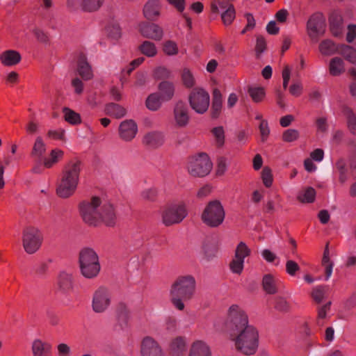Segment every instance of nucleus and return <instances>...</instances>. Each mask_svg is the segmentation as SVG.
<instances>
[{
	"mask_svg": "<svg viewBox=\"0 0 356 356\" xmlns=\"http://www.w3.org/2000/svg\"><path fill=\"white\" fill-rule=\"evenodd\" d=\"M79 211L83 222L90 226L97 227L104 223L106 226H113L117 220L113 206L103 201L97 196L81 201Z\"/></svg>",
	"mask_w": 356,
	"mask_h": 356,
	"instance_id": "f257e3e1",
	"label": "nucleus"
},
{
	"mask_svg": "<svg viewBox=\"0 0 356 356\" xmlns=\"http://www.w3.org/2000/svg\"><path fill=\"white\" fill-rule=\"evenodd\" d=\"M81 170L79 160L70 161L64 168L61 178L57 185L56 193L61 198H67L76 190Z\"/></svg>",
	"mask_w": 356,
	"mask_h": 356,
	"instance_id": "f03ea898",
	"label": "nucleus"
},
{
	"mask_svg": "<svg viewBox=\"0 0 356 356\" xmlns=\"http://www.w3.org/2000/svg\"><path fill=\"white\" fill-rule=\"evenodd\" d=\"M195 285V280L192 275H184L177 278L170 291V300L175 308L180 311L184 309V302L193 297Z\"/></svg>",
	"mask_w": 356,
	"mask_h": 356,
	"instance_id": "7ed1b4c3",
	"label": "nucleus"
},
{
	"mask_svg": "<svg viewBox=\"0 0 356 356\" xmlns=\"http://www.w3.org/2000/svg\"><path fill=\"white\" fill-rule=\"evenodd\" d=\"M236 349L245 355H254L258 348L259 334L252 325L230 335Z\"/></svg>",
	"mask_w": 356,
	"mask_h": 356,
	"instance_id": "20e7f679",
	"label": "nucleus"
},
{
	"mask_svg": "<svg viewBox=\"0 0 356 356\" xmlns=\"http://www.w3.org/2000/svg\"><path fill=\"white\" fill-rule=\"evenodd\" d=\"M79 264L81 275L88 279L97 277L101 269L98 254L90 248L80 251Z\"/></svg>",
	"mask_w": 356,
	"mask_h": 356,
	"instance_id": "39448f33",
	"label": "nucleus"
},
{
	"mask_svg": "<svg viewBox=\"0 0 356 356\" xmlns=\"http://www.w3.org/2000/svg\"><path fill=\"white\" fill-rule=\"evenodd\" d=\"M225 325L229 335L251 326L248 324L246 313L236 305H233L229 308Z\"/></svg>",
	"mask_w": 356,
	"mask_h": 356,
	"instance_id": "423d86ee",
	"label": "nucleus"
},
{
	"mask_svg": "<svg viewBox=\"0 0 356 356\" xmlns=\"http://www.w3.org/2000/svg\"><path fill=\"white\" fill-rule=\"evenodd\" d=\"M225 213L221 203L218 200H213L208 203L202 214V221L211 227L220 225L225 219Z\"/></svg>",
	"mask_w": 356,
	"mask_h": 356,
	"instance_id": "0eeeda50",
	"label": "nucleus"
},
{
	"mask_svg": "<svg viewBox=\"0 0 356 356\" xmlns=\"http://www.w3.org/2000/svg\"><path fill=\"white\" fill-rule=\"evenodd\" d=\"M211 168L212 163L205 153H200L188 159L187 169L193 177H204L211 172Z\"/></svg>",
	"mask_w": 356,
	"mask_h": 356,
	"instance_id": "6e6552de",
	"label": "nucleus"
},
{
	"mask_svg": "<svg viewBox=\"0 0 356 356\" xmlns=\"http://www.w3.org/2000/svg\"><path fill=\"white\" fill-rule=\"evenodd\" d=\"M191 108L198 114L205 113L210 104V96L202 88H193L188 95Z\"/></svg>",
	"mask_w": 356,
	"mask_h": 356,
	"instance_id": "1a4fd4ad",
	"label": "nucleus"
},
{
	"mask_svg": "<svg viewBox=\"0 0 356 356\" xmlns=\"http://www.w3.org/2000/svg\"><path fill=\"white\" fill-rule=\"evenodd\" d=\"M42 236L35 227H29L24 229L22 233V244L28 254L35 253L40 247Z\"/></svg>",
	"mask_w": 356,
	"mask_h": 356,
	"instance_id": "9d476101",
	"label": "nucleus"
},
{
	"mask_svg": "<svg viewBox=\"0 0 356 356\" xmlns=\"http://www.w3.org/2000/svg\"><path fill=\"white\" fill-rule=\"evenodd\" d=\"M191 121L190 109L187 104L182 101H177L173 106L172 123L175 128L182 129L186 127Z\"/></svg>",
	"mask_w": 356,
	"mask_h": 356,
	"instance_id": "9b49d317",
	"label": "nucleus"
},
{
	"mask_svg": "<svg viewBox=\"0 0 356 356\" xmlns=\"http://www.w3.org/2000/svg\"><path fill=\"white\" fill-rule=\"evenodd\" d=\"M186 215L187 211L184 203L173 204L163 211V222L167 226L179 223L183 220Z\"/></svg>",
	"mask_w": 356,
	"mask_h": 356,
	"instance_id": "f8f14e48",
	"label": "nucleus"
},
{
	"mask_svg": "<svg viewBox=\"0 0 356 356\" xmlns=\"http://www.w3.org/2000/svg\"><path fill=\"white\" fill-rule=\"evenodd\" d=\"M325 18L319 13L312 15L307 24L309 37L314 42L318 40V37L323 35L325 31Z\"/></svg>",
	"mask_w": 356,
	"mask_h": 356,
	"instance_id": "ddd939ff",
	"label": "nucleus"
},
{
	"mask_svg": "<svg viewBox=\"0 0 356 356\" xmlns=\"http://www.w3.org/2000/svg\"><path fill=\"white\" fill-rule=\"evenodd\" d=\"M111 304V294L105 287H99L94 294L92 301V307L95 312L102 313L105 312Z\"/></svg>",
	"mask_w": 356,
	"mask_h": 356,
	"instance_id": "4468645a",
	"label": "nucleus"
},
{
	"mask_svg": "<svg viewBox=\"0 0 356 356\" xmlns=\"http://www.w3.org/2000/svg\"><path fill=\"white\" fill-rule=\"evenodd\" d=\"M140 33L145 38L160 41L163 37V30L157 24L143 22L138 26Z\"/></svg>",
	"mask_w": 356,
	"mask_h": 356,
	"instance_id": "2eb2a0df",
	"label": "nucleus"
},
{
	"mask_svg": "<svg viewBox=\"0 0 356 356\" xmlns=\"http://www.w3.org/2000/svg\"><path fill=\"white\" fill-rule=\"evenodd\" d=\"M140 354L142 356H164L159 343L151 337H145L141 341Z\"/></svg>",
	"mask_w": 356,
	"mask_h": 356,
	"instance_id": "dca6fc26",
	"label": "nucleus"
},
{
	"mask_svg": "<svg viewBox=\"0 0 356 356\" xmlns=\"http://www.w3.org/2000/svg\"><path fill=\"white\" fill-rule=\"evenodd\" d=\"M138 127L133 120L122 121L119 126L120 138L125 141H130L135 138Z\"/></svg>",
	"mask_w": 356,
	"mask_h": 356,
	"instance_id": "f3484780",
	"label": "nucleus"
},
{
	"mask_svg": "<svg viewBox=\"0 0 356 356\" xmlns=\"http://www.w3.org/2000/svg\"><path fill=\"white\" fill-rule=\"evenodd\" d=\"M161 4L159 0H148L144 5L143 14L149 21H156L161 14Z\"/></svg>",
	"mask_w": 356,
	"mask_h": 356,
	"instance_id": "a211bd4d",
	"label": "nucleus"
},
{
	"mask_svg": "<svg viewBox=\"0 0 356 356\" xmlns=\"http://www.w3.org/2000/svg\"><path fill=\"white\" fill-rule=\"evenodd\" d=\"M330 31L334 37H341L344 31L343 18L338 12H332L329 17Z\"/></svg>",
	"mask_w": 356,
	"mask_h": 356,
	"instance_id": "6ab92c4d",
	"label": "nucleus"
},
{
	"mask_svg": "<svg viewBox=\"0 0 356 356\" xmlns=\"http://www.w3.org/2000/svg\"><path fill=\"white\" fill-rule=\"evenodd\" d=\"M263 289L268 294L277 293L282 286L281 281L270 274H266L262 280Z\"/></svg>",
	"mask_w": 356,
	"mask_h": 356,
	"instance_id": "aec40b11",
	"label": "nucleus"
},
{
	"mask_svg": "<svg viewBox=\"0 0 356 356\" xmlns=\"http://www.w3.org/2000/svg\"><path fill=\"white\" fill-rule=\"evenodd\" d=\"M163 134L156 131L147 133L143 139V143L152 149L158 148L163 145Z\"/></svg>",
	"mask_w": 356,
	"mask_h": 356,
	"instance_id": "412c9836",
	"label": "nucleus"
},
{
	"mask_svg": "<svg viewBox=\"0 0 356 356\" xmlns=\"http://www.w3.org/2000/svg\"><path fill=\"white\" fill-rule=\"evenodd\" d=\"M76 70L79 76L85 81L90 80L92 77L91 66L83 54H80L78 56Z\"/></svg>",
	"mask_w": 356,
	"mask_h": 356,
	"instance_id": "4be33fe9",
	"label": "nucleus"
},
{
	"mask_svg": "<svg viewBox=\"0 0 356 356\" xmlns=\"http://www.w3.org/2000/svg\"><path fill=\"white\" fill-rule=\"evenodd\" d=\"M74 278L70 271H61L58 277V285L63 292H68L73 289Z\"/></svg>",
	"mask_w": 356,
	"mask_h": 356,
	"instance_id": "5701e85b",
	"label": "nucleus"
},
{
	"mask_svg": "<svg viewBox=\"0 0 356 356\" xmlns=\"http://www.w3.org/2000/svg\"><path fill=\"white\" fill-rule=\"evenodd\" d=\"M51 346L39 339H35L31 345L33 356H51Z\"/></svg>",
	"mask_w": 356,
	"mask_h": 356,
	"instance_id": "b1692460",
	"label": "nucleus"
},
{
	"mask_svg": "<svg viewBox=\"0 0 356 356\" xmlns=\"http://www.w3.org/2000/svg\"><path fill=\"white\" fill-rule=\"evenodd\" d=\"M222 108V97L220 91L215 88L213 91L211 116L213 119H216L220 116Z\"/></svg>",
	"mask_w": 356,
	"mask_h": 356,
	"instance_id": "393cba45",
	"label": "nucleus"
},
{
	"mask_svg": "<svg viewBox=\"0 0 356 356\" xmlns=\"http://www.w3.org/2000/svg\"><path fill=\"white\" fill-rule=\"evenodd\" d=\"M159 93L161 95L163 102H169L171 100L175 95V85L173 83L163 81H161L158 86Z\"/></svg>",
	"mask_w": 356,
	"mask_h": 356,
	"instance_id": "a878e982",
	"label": "nucleus"
},
{
	"mask_svg": "<svg viewBox=\"0 0 356 356\" xmlns=\"http://www.w3.org/2000/svg\"><path fill=\"white\" fill-rule=\"evenodd\" d=\"M46 152V145L40 136L36 138L32 148L31 156L34 161L40 162L43 161Z\"/></svg>",
	"mask_w": 356,
	"mask_h": 356,
	"instance_id": "bb28decb",
	"label": "nucleus"
},
{
	"mask_svg": "<svg viewBox=\"0 0 356 356\" xmlns=\"http://www.w3.org/2000/svg\"><path fill=\"white\" fill-rule=\"evenodd\" d=\"M0 60L5 66H13L21 60L20 54L15 50H6L0 55Z\"/></svg>",
	"mask_w": 356,
	"mask_h": 356,
	"instance_id": "cd10ccee",
	"label": "nucleus"
},
{
	"mask_svg": "<svg viewBox=\"0 0 356 356\" xmlns=\"http://www.w3.org/2000/svg\"><path fill=\"white\" fill-rule=\"evenodd\" d=\"M186 351L185 338L177 337L170 343V353L173 356H183Z\"/></svg>",
	"mask_w": 356,
	"mask_h": 356,
	"instance_id": "c85d7f7f",
	"label": "nucleus"
},
{
	"mask_svg": "<svg viewBox=\"0 0 356 356\" xmlns=\"http://www.w3.org/2000/svg\"><path fill=\"white\" fill-rule=\"evenodd\" d=\"M188 356H211V351L206 343L197 341L193 343Z\"/></svg>",
	"mask_w": 356,
	"mask_h": 356,
	"instance_id": "c756f323",
	"label": "nucleus"
},
{
	"mask_svg": "<svg viewBox=\"0 0 356 356\" xmlns=\"http://www.w3.org/2000/svg\"><path fill=\"white\" fill-rule=\"evenodd\" d=\"M342 113L346 118L348 130L351 134L356 135V113L347 106H343Z\"/></svg>",
	"mask_w": 356,
	"mask_h": 356,
	"instance_id": "7c9ffc66",
	"label": "nucleus"
},
{
	"mask_svg": "<svg viewBox=\"0 0 356 356\" xmlns=\"http://www.w3.org/2000/svg\"><path fill=\"white\" fill-rule=\"evenodd\" d=\"M345 72L344 62L339 57H334L330 60L329 72L332 76H339Z\"/></svg>",
	"mask_w": 356,
	"mask_h": 356,
	"instance_id": "2f4dec72",
	"label": "nucleus"
},
{
	"mask_svg": "<svg viewBox=\"0 0 356 356\" xmlns=\"http://www.w3.org/2000/svg\"><path fill=\"white\" fill-rule=\"evenodd\" d=\"M104 111L106 115L115 118H121L127 113V111L123 106L115 103H109L106 104Z\"/></svg>",
	"mask_w": 356,
	"mask_h": 356,
	"instance_id": "473e14b6",
	"label": "nucleus"
},
{
	"mask_svg": "<svg viewBox=\"0 0 356 356\" xmlns=\"http://www.w3.org/2000/svg\"><path fill=\"white\" fill-rule=\"evenodd\" d=\"M339 46L329 39L323 40L319 44V51L325 56H331L337 52L339 53Z\"/></svg>",
	"mask_w": 356,
	"mask_h": 356,
	"instance_id": "72a5a7b5",
	"label": "nucleus"
},
{
	"mask_svg": "<svg viewBox=\"0 0 356 356\" xmlns=\"http://www.w3.org/2000/svg\"><path fill=\"white\" fill-rule=\"evenodd\" d=\"M163 102L161 95L157 92H154L147 97L145 106L149 111H156L161 108Z\"/></svg>",
	"mask_w": 356,
	"mask_h": 356,
	"instance_id": "f704fd0d",
	"label": "nucleus"
},
{
	"mask_svg": "<svg viewBox=\"0 0 356 356\" xmlns=\"http://www.w3.org/2000/svg\"><path fill=\"white\" fill-rule=\"evenodd\" d=\"M339 54L342 55L348 62L356 64V49L353 47L341 44L339 46Z\"/></svg>",
	"mask_w": 356,
	"mask_h": 356,
	"instance_id": "c9c22d12",
	"label": "nucleus"
},
{
	"mask_svg": "<svg viewBox=\"0 0 356 356\" xmlns=\"http://www.w3.org/2000/svg\"><path fill=\"white\" fill-rule=\"evenodd\" d=\"M328 291V286L318 285L313 288L311 296L315 302L319 304L323 300Z\"/></svg>",
	"mask_w": 356,
	"mask_h": 356,
	"instance_id": "e433bc0d",
	"label": "nucleus"
},
{
	"mask_svg": "<svg viewBox=\"0 0 356 356\" xmlns=\"http://www.w3.org/2000/svg\"><path fill=\"white\" fill-rule=\"evenodd\" d=\"M316 191L312 187H307L298 193L297 199L302 203H312L314 201Z\"/></svg>",
	"mask_w": 356,
	"mask_h": 356,
	"instance_id": "4c0bfd02",
	"label": "nucleus"
},
{
	"mask_svg": "<svg viewBox=\"0 0 356 356\" xmlns=\"http://www.w3.org/2000/svg\"><path fill=\"white\" fill-rule=\"evenodd\" d=\"M140 51L147 57H153L157 54L155 44L149 40L143 42L138 47Z\"/></svg>",
	"mask_w": 356,
	"mask_h": 356,
	"instance_id": "58836bf2",
	"label": "nucleus"
},
{
	"mask_svg": "<svg viewBox=\"0 0 356 356\" xmlns=\"http://www.w3.org/2000/svg\"><path fill=\"white\" fill-rule=\"evenodd\" d=\"M322 265L325 267V280H327L332 275L333 269V263L330 259L328 244L326 245L324 250Z\"/></svg>",
	"mask_w": 356,
	"mask_h": 356,
	"instance_id": "ea45409f",
	"label": "nucleus"
},
{
	"mask_svg": "<svg viewBox=\"0 0 356 356\" xmlns=\"http://www.w3.org/2000/svg\"><path fill=\"white\" fill-rule=\"evenodd\" d=\"M63 156V152L59 149L51 150L49 157L43 159V165L45 168H49L56 163Z\"/></svg>",
	"mask_w": 356,
	"mask_h": 356,
	"instance_id": "a19ab883",
	"label": "nucleus"
},
{
	"mask_svg": "<svg viewBox=\"0 0 356 356\" xmlns=\"http://www.w3.org/2000/svg\"><path fill=\"white\" fill-rule=\"evenodd\" d=\"M104 1V0H81V7L84 11L94 12L102 6Z\"/></svg>",
	"mask_w": 356,
	"mask_h": 356,
	"instance_id": "79ce46f5",
	"label": "nucleus"
},
{
	"mask_svg": "<svg viewBox=\"0 0 356 356\" xmlns=\"http://www.w3.org/2000/svg\"><path fill=\"white\" fill-rule=\"evenodd\" d=\"M117 314L118 320L122 323V325H127L130 314L127 306L124 303H120L117 307Z\"/></svg>",
	"mask_w": 356,
	"mask_h": 356,
	"instance_id": "37998d69",
	"label": "nucleus"
},
{
	"mask_svg": "<svg viewBox=\"0 0 356 356\" xmlns=\"http://www.w3.org/2000/svg\"><path fill=\"white\" fill-rule=\"evenodd\" d=\"M336 170L339 172V179L341 184H343L348 179V167L343 159L339 160L335 165Z\"/></svg>",
	"mask_w": 356,
	"mask_h": 356,
	"instance_id": "c03bdc74",
	"label": "nucleus"
},
{
	"mask_svg": "<svg viewBox=\"0 0 356 356\" xmlns=\"http://www.w3.org/2000/svg\"><path fill=\"white\" fill-rule=\"evenodd\" d=\"M106 32L111 38L118 40L121 36V29L117 22H111L106 27Z\"/></svg>",
	"mask_w": 356,
	"mask_h": 356,
	"instance_id": "a18cd8bd",
	"label": "nucleus"
},
{
	"mask_svg": "<svg viewBox=\"0 0 356 356\" xmlns=\"http://www.w3.org/2000/svg\"><path fill=\"white\" fill-rule=\"evenodd\" d=\"M331 305L332 302L329 301L325 305L318 307L317 324L319 326H322L323 325V320L326 318L327 313L330 311Z\"/></svg>",
	"mask_w": 356,
	"mask_h": 356,
	"instance_id": "49530a36",
	"label": "nucleus"
},
{
	"mask_svg": "<svg viewBox=\"0 0 356 356\" xmlns=\"http://www.w3.org/2000/svg\"><path fill=\"white\" fill-rule=\"evenodd\" d=\"M63 113L65 120L69 123L76 124L81 122L80 115L72 110L64 108Z\"/></svg>",
	"mask_w": 356,
	"mask_h": 356,
	"instance_id": "de8ad7c7",
	"label": "nucleus"
},
{
	"mask_svg": "<svg viewBox=\"0 0 356 356\" xmlns=\"http://www.w3.org/2000/svg\"><path fill=\"white\" fill-rule=\"evenodd\" d=\"M248 93L255 102H261L265 95L264 89L261 87H250Z\"/></svg>",
	"mask_w": 356,
	"mask_h": 356,
	"instance_id": "09e8293b",
	"label": "nucleus"
},
{
	"mask_svg": "<svg viewBox=\"0 0 356 356\" xmlns=\"http://www.w3.org/2000/svg\"><path fill=\"white\" fill-rule=\"evenodd\" d=\"M250 254V250L244 242H240L235 250V258L241 259L244 261L245 258Z\"/></svg>",
	"mask_w": 356,
	"mask_h": 356,
	"instance_id": "8fccbe9b",
	"label": "nucleus"
},
{
	"mask_svg": "<svg viewBox=\"0 0 356 356\" xmlns=\"http://www.w3.org/2000/svg\"><path fill=\"white\" fill-rule=\"evenodd\" d=\"M221 17L225 25L230 24L235 17V9L234 6H229L227 9H224Z\"/></svg>",
	"mask_w": 356,
	"mask_h": 356,
	"instance_id": "3c124183",
	"label": "nucleus"
},
{
	"mask_svg": "<svg viewBox=\"0 0 356 356\" xmlns=\"http://www.w3.org/2000/svg\"><path fill=\"white\" fill-rule=\"evenodd\" d=\"M181 80L186 88H192L195 85V79L191 72L184 68L181 72Z\"/></svg>",
	"mask_w": 356,
	"mask_h": 356,
	"instance_id": "603ef678",
	"label": "nucleus"
},
{
	"mask_svg": "<svg viewBox=\"0 0 356 356\" xmlns=\"http://www.w3.org/2000/svg\"><path fill=\"white\" fill-rule=\"evenodd\" d=\"M154 77L156 79H168L171 77V72L163 66H159L154 70Z\"/></svg>",
	"mask_w": 356,
	"mask_h": 356,
	"instance_id": "864d4df0",
	"label": "nucleus"
},
{
	"mask_svg": "<svg viewBox=\"0 0 356 356\" xmlns=\"http://www.w3.org/2000/svg\"><path fill=\"white\" fill-rule=\"evenodd\" d=\"M163 50L168 56H174L178 53L177 44L172 40H168L164 42Z\"/></svg>",
	"mask_w": 356,
	"mask_h": 356,
	"instance_id": "5fc2aeb1",
	"label": "nucleus"
},
{
	"mask_svg": "<svg viewBox=\"0 0 356 356\" xmlns=\"http://www.w3.org/2000/svg\"><path fill=\"white\" fill-rule=\"evenodd\" d=\"M211 131L215 137L217 145L218 147L222 146L225 142V132L222 127H214Z\"/></svg>",
	"mask_w": 356,
	"mask_h": 356,
	"instance_id": "6e6d98bb",
	"label": "nucleus"
},
{
	"mask_svg": "<svg viewBox=\"0 0 356 356\" xmlns=\"http://www.w3.org/2000/svg\"><path fill=\"white\" fill-rule=\"evenodd\" d=\"M229 266L232 273L239 275L243 270L244 261L234 257L230 262Z\"/></svg>",
	"mask_w": 356,
	"mask_h": 356,
	"instance_id": "4d7b16f0",
	"label": "nucleus"
},
{
	"mask_svg": "<svg viewBox=\"0 0 356 356\" xmlns=\"http://www.w3.org/2000/svg\"><path fill=\"white\" fill-rule=\"evenodd\" d=\"M232 0H215V2L211 4V10L213 13H217L219 12V8L222 10L227 9L229 6L232 4L229 3Z\"/></svg>",
	"mask_w": 356,
	"mask_h": 356,
	"instance_id": "13d9d810",
	"label": "nucleus"
},
{
	"mask_svg": "<svg viewBox=\"0 0 356 356\" xmlns=\"http://www.w3.org/2000/svg\"><path fill=\"white\" fill-rule=\"evenodd\" d=\"M298 137H299L298 131L296 129H289L286 130L283 133V136H282L283 140L285 142H288V143L293 142V141L297 140L298 138Z\"/></svg>",
	"mask_w": 356,
	"mask_h": 356,
	"instance_id": "bf43d9fd",
	"label": "nucleus"
},
{
	"mask_svg": "<svg viewBox=\"0 0 356 356\" xmlns=\"http://www.w3.org/2000/svg\"><path fill=\"white\" fill-rule=\"evenodd\" d=\"M275 307L280 312H287L289 309L288 302L282 297H277L275 300Z\"/></svg>",
	"mask_w": 356,
	"mask_h": 356,
	"instance_id": "052dcab7",
	"label": "nucleus"
},
{
	"mask_svg": "<svg viewBox=\"0 0 356 356\" xmlns=\"http://www.w3.org/2000/svg\"><path fill=\"white\" fill-rule=\"evenodd\" d=\"M266 48V42L263 36H257L255 47L256 56L257 58L264 51Z\"/></svg>",
	"mask_w": 356,
	"mask_h": 356,
	"instance_id": "680f3d73",
	"label": "nucleus"
},
{
	"mask_svg": "<svg viewBox=\"0 0 356 356\" xmlns=\"http://www.w3.org/2000/svg\"><path fill=\"white\" fill-rule=\"evenodd\" d=\"M261 178L263 183L266 187L272 185L273 177L270 168L265 167L261 172Z\"/></svg>",
	"mask_w": 356,
	"mask_h": 356,
	"instance_id": "e2e57ef3",
	"label": "nucleus"
},
{
	"mask_svg": "<svg viewBox=\"0 0 356 356\" xmlns=\"http://www.w3.org/2000/svg\"><path fill=\"white\" fill-rule=\"evenodd\" d=\"M299 270L300 267L296 261L293 260H288L286 261V270L291 276H294Z\"/></svg>",
	"mask_w": 356,
	"mask_h": 356,
	"instance_id": "0e129e2a",
	"label": "nucleus"
},
{
	"mask_svg": "<svg viewBox=\"0 0 356 356\" xmlns=\"http://www.w3.org/2000/svg\"><path fill=\"white\" fill-rule=\"evenodd\" d=\"M165 329L169 332H174L177 328V320L175 317H168L165 320Z\"/></svg>",
	"mask_w": 356,
	"mask_h": 356,
	"instance_id": "69168bd1",
	"label": "nucleus"
},
{
	"mask_svg": "<svg viewBox=\"0 0 356 356\" xmlns=\"http://www.w3.org/2000/svg\"><path fill=\"white\" fill-rule=\"evenodd\" d=\"M356 307V291L353 292L351 296L344 302V308L346 310H350Z\"/></svg>",
	"mask_w": 356,
	"mask_h": 356,
	"instance_id": "338daca9",
	"label": "nucleus"
},
{
	"mask_svg": "<svg viewBox=\"0 0 356 356\" xmlns=\"http://www.w3.org/2000/svg\"><path fill=\"white\" fill-rule=\"evenodd\" d=\"M347 29L346 40L348 42L351 43L356 38V25L349 24Z\"/></svg>",
	"mask_w": 356,
	"mask_h": 356,
	"instance_id": "774afa93",
	"label": "nucleus"
}]
</instances>
